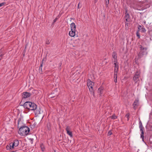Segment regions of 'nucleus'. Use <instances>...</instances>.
I'll list each match as a JSON object with an SVG mask.
<instances>
[{
	"label": "nucleus",
	"instance_id": "1",
	"mask_svg": "<svg viewBox=\"0 0 152 152\" xmlns=\"http://www.w3.org/2000/svg\"><path fill=\"white\" fill-rule=\"evenodd\" d=\"M24 108L27 109L33 110L35 115H38L40 113V109L37 108V105L34 103L30 102H26L23 104Z\"/></svg>",
	"mask_w": 152,
	"mask_h": 152
},
{
	"label": "nucleus",
	"instance_id": "2",
	"mask_svg": "<svg viewBox=\"0 0 152 152\" xmlns=\"http://www.w3.org/2000/svg\"><path fill=\"white\" fill-rule=\"evenodd\" d=\"M21 121V118L18 119V127H20L18 131L19 134L21 136L26 135L28 134L30 132V129L28 127L26 126H19L20 122Z\"/></svg>",
	"mask_w": 152,
	"mask_h": 152
},
{
	"label": "nucleus",
	"instance_id": "3",
	"mask_svg": "<svg viewBox=\"0 0 152 152\" xmlns=\"http://www.w3.org/2000/svg\"><path fill=\"white\" fill-rule=\"evenodd\" d=\"M139 48L140 51L138 55V59L140 58L144 55L147 54L146 48H143L141 45H140Z\"/></svg>",
	"mask_w": 152,
	"mask_h": 152
},
{
	"label": "nucleus",
	"instance_id": "4",
	"mask_svg": "<svg viewBox=\"0 0 152 152\" xmlns=\"http://www.w3.org/2000/svg\"><path fill=\"white\" fill-rule=\"evenodd\" d=\"M94 83L92 82L89 79H88L87 81V85L89 88L91 94L94 96V92L93 88V86L94 85Z\"/></svg>",
	"mask_w": 152,
	"mask_h": 152
},
{
	"label": "nucleus",
	"instance_id": "5",
	"mask_svg": "<svg viewBox=\"0 0 152 152\" xmlns=\"http://www.w3.org/2000/svg\"><path fill=\"white\" fill-rule=\"evenodd\" d=\"M35 91H36L35 90L32 89V91L31 92H24L22 94V97L24 98H27L30 97L33 94H34Z\"/></svg>",
	"mask_w": 152,
	"mask_h": 152
},
{
	"label": "nucleus",
	"instance_id": "6",
	"mask_svg": "<svg viewBox=\"0 0 152 152\" xmlns=\"http://www.w3.org/2000/svg\"><path fill=\"white\" fill-rule=\"evenodd\" d=\"M139 128H140V131L141 132L140 137H141L142 138V140L144 141V136L143 130L144 129V128L143 127L141 121H140L139 122Z\"/></svg>",
	"mask_w": 152,
	"mask_h": 152
},
{
	"label": "nucleus",
	"instance_id": "7",
	"mask_svg": "<svg viewBox=\"0 0 152 152\" xmlns=\"http://www.w3.org/2000/svg\"><path fill=\"white\" fill-rule=\"evenodd\" d=\"M19 143V140L15 139L12 142L10 143V145L11 146V148L14 149L15 147H17Z\"/></svg>",
	"mask_w": 152,
	"mask_h": 152
},
{
	"label": "nucleus",
	"instance_id": "8",
	"mask_svg": "<svg viewBox=\"0 0 152 152\" xmlns=\"http://www.w3.org/2000/svg\"><path fill=\"white\" fill-rule=\"evenodd\" d=\"M112 58L114 59L113 60L112 59V60L113 62H117V54L115 51L113 52L112 55Z\"/></svg>",
	"mask_w": 152,
	"mask_h": 152
},
{
	"label": "nucleus",
	"instance_id": "9",
	"mask_svg": "<svg viewBox=\"0 0 152 152\" xmlns=\"http://www.w3.org/2000/svg\"><path fill=\"white\" fill-rule=\"evenodd\" d=\"M70 127L67 126L66 127V130L67 132V133L70 136V137H72V132L70 131H69V130L70 129Z\"/></svg>",
	"mask_w": 152,
	"mask_h": 152
},
{
	"label": "nucleus",
	"instance_id": "10",
	"mask_svg": "<svg viewBox=\"0 0 152 152\" xmlns=\"http://www.w3.org/2000/svg\"><path fill=\"white\" fill-rule=\"evenodd\" d=\"M46 129L49 132L51 131V124L50 122H48L47 123Z\"/></svg>",
	"mask_w": 152,
	"mask_h": 152
},
{
	"label": "nucleus",
	"instance_id": "11",
	"mask_svg": "<svg viewBox=\"0 0 152 152\" xmlns=\"http://www.w3.org/2000/svg\"><path fill=\"white\" fill-rule=\"evenodd\" d=\"M76 30H71L69 32V35L71 37H74L75 35Z\"/></svg>",
	"mask_w": 152,
	"mask_h": 152
},
{
	"label": "nucleus",
	"instance_id": "12",
	"mask_svg": "<svg viewBox=\"0 0 152 152\" xmlns=\"http://www.w3.org/2000/svg\"><path fill=\"white\" fill-rule=\"evenodd\" d=\"M71 30H76V26L74 23H72L70 25Z\"/></svg>",
	"mask_w": 152,
	"mask_h": 152
},
{
	"label": "nucleus",
	"instance_id": "13",
	"mask_svg": "<svg viewBox=\"0 0 152 152\" xmlns=\"http://www.w3.org/2000/svg\"><path fill=\"white\" fill-rule=\"evenodd\" d=\"M40 147L42 151H44L45 149V146L43 143L40 144Z\"/></svg>",
	"mask_w": 152,
	"mask_h": 152
},
{
	"label": "nucleus",
	"instance_id": "14",
	"mask_svg": "<svg viewBox=\"0 0 152 152\" xmlns=\"http://www.w3.org/2000/svg\"><path fill=\"white\" fill-rule=\"evenodd\" d=\"M103 88L102 87H100L98 88V93H99L100 96H101L103 94Z\"/></svg>",
	"mask_w": 152,
	"mask_h": 152
},
{
	"label": "nucleus",
	"instance_id": "15",
	"mask_svg": "<svg viewBox=\"0 0 152 152\" xmlns=\"http://www.w3.org/2000/svg\"><path fill=\"white\" fill-rule=\"evenodd\" d=\"M140 76H137V75H134L133 77V80L136 83L137 82L138 80H139V77Z\"/></svg>",
	"mask_w": 152,
	"mask_h": 152
},
{
	"label": "nucleus",
	"instance_id": "16",
	"mask_svg": "<svg viewBox=\"0 0 152 152\" xmlns=\"http://www.w3.org/2000/svg\"><path fill=\"white\" fill-rule=\"evenodd\" d=\"M138 100L137 99H136L134 102L133 105V108L134 109L136 108V107L135 106L138 105Z\"/></svg>",
	"mask_w": 152,
	"mask_h": 152
},
{
	"label": "nucleus",
	"instance_id": "17",
	"mask_svg": "<svg viewBox=\"0 0 152 152\" xmlns=\"http://www.w3.org/2000/svg\"><path fill=\"white\" fill-rule=\"evenodd\" d=\"M43 60V59H42V61L41 62V65L39 68V71L40 73H42V67Z\"/></svg>",
	"mask_w": 152,
	"mask_h": 152
},
{
	"label": "nucleus",
	"instance_id": "18",
	"mask_svg": "<svg viewBox=\"0 0 152 152\" xmlns=\"http://www.w3.org/2000/svg\"><path fill=\"white\" fill-rule=\"evenodd\" d=\"M117 73H114V81L115 83L117 82Z\"/></svg>",
	"mask_w": 152,
	"mask_h": 152
},
{
	"label": "nucleus",
	"instance_id": "19",
	"mask_svg": "<svg viewBox=\"0 0 152 152\" xmlns=\"http://www.w3.org/2000/svg\"><path fill=\"white\" fill-rule=\"evenodd\" d=\"M125 18L126 21H128V19L129 18L130 15L128 13H125Z\"/></svg>",
	"mask_w": 152,
	"mask_h": 152
},
{
	"label": "nucleus",
	"instance_id": "20",
	"mask_svg": "<svg viewBox=\"0 0 152 152\" xmlns=\"http://www.w3.org/2000/svg\"><path fill=\"white\" fill-rule=\"evenodd\" d=\"M6 148L7 150H12L13 149V148H11V146L10 145V143L9 144V145H7L6 146Z\"/></svg>",
	"mask_w": 152,
	"mask_h": 152
},
{
	"label": "nucleus",
	"instance_id": "21",
	"mask_svg": "<svg viewBox=\"0 0 152 152\" xmlns=\"http://www.w3.org/2000/svg\"><path fill=\"white\" fill-rule=\"evenodd\" d=\"M114 64L115 65V69H118L119 66L118 62H114Z\"/></svg>",
	"mask_w": 152,
	"mask_h": 152
},
{
	"label": "nucleus",
	"instance_id": "22",
	"mask_svg": "<svg viewBox=\"0 0 152 152\" xmlns=\"http://www.w3.org/2000/svg\"><path fill=\"white\" fill-rule=\"evenodd\" d=\"M140 72L139 71H137L136 72L135 75H137V76H140Z\"/></svg>",
	"mask_w": 152,
	"mask_h": 152
},
{
	"label": "nucleus",
	"instance_id": "23",
	"mask_svg": "<svg viewBox=\"0 0 152 152\" xmlns=\"http://www.w3.org/2000/svg\"><path fill=\"white\" fill-rule=\"evenodd\" d=\"M111 118L113 119H115L117 118V117L115 115H113L111 116Z\"/></svg>",
	"mask_w": 152,
	"mask_h": 152
},
{
	"label": "nucleus",
	"instance_id": "24",
	"mask_svg": "<svg viewBox=\"0 0 152 152\" xmlns=\"http://www.w3.org/2000/svg\"><path fill=\"white\" fill-rule=\"evenodd\" d=\"M146 30L145 28L142 27L141 28V32L143 33H145L146 32Z\"/></svg>",
	"mask_w": 152,
	"mask_h": 152
},
{
	"label": "nucleus",
	"instance_id": "25",
	"mask_svg": "<svg viewBox=\"0 0 152 152\" xmlns=\"http://www.w3.org/2000/svg\"><path fill=\"white\" fill-rule=\"evenodd\" d=\"M80 41V39H78L77 40L75 41L74 43H75L76 44L78 45L79 44V42Z\"/></svg>",
	"mask_w": 152,
	"mask_h": 152
},
{
	"label": "nucleus",
	"instance_id": "26",
	"mask_svg": "<svg viewBox=\"0 0 152 152\" xmlns=\"http://www.w3.org/2000/svg\"><path fill=\"white\" fill-rule=\"evenodd\" d=\"M118 69H115L114 70V73H118Z\"/></svg>",
	"mask_w": 152,
	"mask_h": 152
},
{
	"label": "nucleus",
	"instance_id": "27",
	"mask_svg": "<svg viewBox=\"0 0 152 152\" xmlns=\"http://www.w3.org/2000/svg\"><path fill=\"white\" fill-rule=\"evenodd\" d=\"M136 34L137 36L138 37V38H140V35L139 34V33L138 31H137Z\"/></svg>",
	"mask_w": 152,
	"mask_h": 152
},
{
	"label": "nucleus",
	"instance_id": "28",
	"mask_svg": "<svg viewBox=\"0 0 152 152\" xmlns=\"http://www.w3.org/2000/svg\"><path fill=\"white\" fill-rule=\"evenodd\" d=\"M125 117H126L127 119H128V120H129V113H127V114L126 115H125Z\"/></svg>",
	"mask_w": 152,
	"mask_h": 152
},
{
	"label": "nucleus",
	"instance_id": "29",
	"mask_svg": "<svg viewBox=\"0 0 152 152\" xmlns=\"http://www.w3.org/2000/svg\"><path fill=\"white\" fill-rule=\"evenodd\" d=\"M112 134V132L111 131H109L108 133V135L110 136Z\"/></svg>",
	"mask_w": 152,
	"mask_h": 152
},
{
	"label": "nucleus",
	"instance_id": "30",
	"mask_svg": "<svg viewBox=\"0 0 152 152\" xmlns=\"http://www.w3.org/2000/svg\"><path fill=\"white\" fill-rule=\"evenodd\" d=\"M106 1L105 4L106 5H108L109 3V0H105Z\"/></svg>",
	"mask_w": 152,
	"mask_h": 152
},
{
	"label": "nucleus",
	"instance_id": "31",
	"mask_svg": "<svg viewBox=\"0 0 152 152\" xmlns=\"http://www.w3.org/2000/svg\"><path fill=\"white\" fill-rule=\"evenodd\" d=\"M124 10L125 12V13H127V10L126 7H124Z\"/></svg>",
	"mask_w": 152,
	"mask_h": 152
},
{
	"label": "nucleus",
	"instance_id": "32",
	"mask_svg": "<svg viewBox=\"0 0 152 152\" xmlns=\"http://www.w3.org/2000/svg\"><path fill=\"white\" fill-rule=\"evenodd\" d=\"M2 3L0 4V7H1L2 6H3L4 5V3Z\"/></svg>",
	"mask_w": 152,
	"mask_h": 152
},
{
	"label": "nucleus",
	"instance_id": "33",
	"mask_svg": "<svg viewBox=\"0 0 152 152\" xmlns=\"http://www.w3.org/2000/svg\"><path fill=\"white\" fill-rule=\"evenodd\" d=\"M57 20V18H56L55 19L53 20V22L54 23L56 22Z\"/></svg>",
	"mask_w": 152,
	"mask_h": 152
},
{
	"label": "nucleus",
	"instance_id": "34",
	"mask_svg": "<svg viewBox=\"0 0 152 152\" xmlns=\"http://www.w3.org/2000/svg\"><path fill=\"white\" fill-rule=\"evenodd\" d=\"M80 3L79 2V3L78 4V6H77V8L78 9H79L80 8V7H79V5H80Z\"/></svg>",
	"mask_w": 152,
	"mask_h": 152
},
{
	"label": "nucleus",
	"instance_id": "35",
	"mask_svg": "<svg viewBox=\"0 0 152 152\" xmlns=\"http://www.w3.org/2000/svg\"><path fill=\"white\" fill-rule=\"evenodd\" d=\"M3 56V54H1L0 55V57L1 58Z\"/></svg>",
	"mask_w": 152,
	"mask_h": 152
},
{
	"label": "nucleus",
	"instance_id": "36",
	"mask_svg": "<svg viewBox=\"0 0 152 152\" xmlns=\"http://www.w3.org/2000/svg\"><path fill=\"white\" fill-rule=\"evenodd\" d=\"M46 44H47V45H48V44H50V42L49 41H47L46 42Z\"/></svg>",
	"mask_w": 152,
	"mask_h": 152
},
{
	"label": "nucleus",
	"instance_id": "37",
	"mask_svg": "<svg viewBox=\"0 0 152 152\" xmlns=\"http://www.w3.org/2000/svg\"><path fill=\"white\" fill-rule=\"evenodd\" d=\"M138 27H138V29H140V28H141L142 26L141 25H139Z\"/></svg>",
	"mask_w": 152,
	"mask_h": 152
},
{
	"label": "nucleus",
	"instance_id": "38",
	"mask_svg": "<svg viewBox=\"0 0 152 152\" xmlns=\"http://www.w3.org/2000/svg\"><path fill=\"white\" fill-rule=\"evenodd\" d=\"M95 0L94 1H95V3H96L97 2V1H98V0Z\"/></svg>",
	"mask_w": 152,
	"mask_h": 152
},
{
	"label": "nucleus",
	"instance_id": "39",
	"mask_svg": "<svg viewBox=\"0 0 152 152\" xmlns=\"http://www.w3.org/2000/svg\"><path fill=\"white\" fill-rule=\"evenodd\" d=\"M54 97V96L51 97V98H53V97Z\"/></svg>",
	"mask_w": 152,
	"mask_h": 152
},
{
	"label": "nucleus",
	"instance_id": "40",
	"mask_svg": "<svg viewBox=\"0 0 152 152\" xmlns=\"http://www.w3.org/2000/svg\"><path fill=\"white\" fill-rule=\"evenodd\" d=\"M31 140H33V139H31Z\"/></svg>",
	"mask_w": 152,
	"mask_h": 152
},
{
	"label": "nucleus",
	"instance_id": "41",
	"mask_svg": "<svg viewBox=\"0 0 152 152\" xmlns=\"http://www.w3.org/2000/svg\"><path fill=\"white\" fill-rule=\"evenodd\" d=\"M61 64L60 65V66H61Z\"/></svg>",
	"mask_w": 152,
	"mask_h": 152
}]
</instances>
